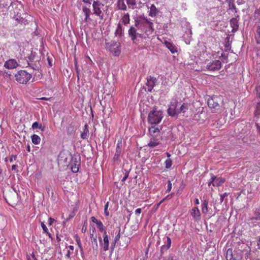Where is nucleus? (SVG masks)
Returning a JSON list of instances; mask_svg holds the SVG:
<instances>
[{
	"label": "nucleus",
	"mask_w": 260,
	"mask_h": 260,
	"mask_svg": "<svg viewBox=\"0 0 260 260\" xmlns=\"http://www.w3.org/2000/svg\"><path fill=\"white\" fill-rule=\"evenodd\" d=\"M163 116L162 111L158 109L156 106H154L148 113V122L151 125H157L160 122Z\"/></svg>",
	"instance_id": "nucleus-1"
},
{
	"label": "nucleus",
	"mask_w": 260,
	"mask_h": 260,
	"mask_svg": "<svg viewBox=\"0 0 260 260\" xmlns=\"http://www.w3.org/2000/svg\"><path fill=\"white\" fill-rule=\"evenodd\" d=\"M141 27L142 25L140 24L139 22L136 21L135 25L130 26L128 30V36L135 44L139 43L140 39L143 38V35L138 31L139 28Z\"/></svg>",
	"instance_id": "nucleus-2"
},
{
	"label": "nucleus",
	"mask_w": 260,
	"mask_h": 260,
	"mask_svg": "<svg viewBox=\"0 0 260 260\" xmlns=\"http://www.w3.org/2000/svg\"><path fill=\"white\" fill-rule=\"evenodd\" d=\"M16 80L20 84H26L31 78L32 76L24 70L18 71L15 75Z\"/></svg>",
	"instance_id": "nucleus-3"
},
{
	"label": "nucleus",
	"mask_w": 260,
	"mask_h": 260,
	"mask_svg": "<svg viewBox=\"0 0 260 260\" xmlns=\"http://www.w3.org/2000/svg\"><path fill=\"white\" fill-rule=\"evenodd\" d=\"M222 103V98L219 96H213L208 99L207 104L208 107L215 110H219L220 104Z\"/></svg>",
	"instance_id": "nucleus-4"
},
{
	"label": "nucleus",
	"mask_w": 260,
	"mask_h": 260,
	"mask_svg": "<svg viewBox=\"0 0 260 260\" xmlns=\"http://www.w3.org/2000/svg\"><path fill=\"white\" fill-rule=\"evenodd\" d=\"M251 255V249L249 247H246L243 250L236 251L235 260H247Z\"/></svg>",
	"instance_id": "nucleus-5"
},
{
	"label": "nucleus",
	"mask_w": 260,
	"mask_h": 260,
	"mask_svg": "<svg viewBox=\"0 0 260 260\" xmlns=\"http://www.w3.org/2000/svg\"><path fill=\"white\" fill-rule=\"evenodd\" d=\"M120 43L118 42L111 41L107 43V47L114 56H118L121 52Z\"/></svg>",
	"instance_id": "nucleus-6"
},
{
	"label": "nucleus",
	"mask_w": 260,
	"mask_h": 260,
	"mask_svg": "<svg viewBox=\"0 0 260 260\" xmlns=\"http://www.w3.org/2000/svg\"><path fill=\"white\" fill-rule=\"evenodd\" d=\"M180 105V103L176 100H173L171 102V105L167 110L168 114L171 117H175L178 115L177 112Z\"/></svg>",
	"instance_id": "nucleus-7"
},
{
	"label": "nucleus",
	"mask_w": 260,
	"mask_h": 260,
	"mask_svg": "<svg viewBox=\"0 0 260 260\" xmlns=\"http://www.w3.org/2000/svg\"><path fill=\"white\" fill-rule=\"evenodd\" d=\"M104 5L99 1H94L92 4L93 13L99 16L101 19H103L104 15L102 11Z\"/></svg>",
	"instance_id": "nucleus-8"
},
{
	"label": "nucleus",
	"mask_w": 260,
	"mask_h": 260,
	"mask_svg": "<svg viewBox=\"0 0 260 260\" xmlns=\"http://www.w3.org/2000/svg\"><path fill=\"white\" fill-rule=\"evenodd\" d=\"M99 240L101 249L104 251H107L109 249V240L107 232L104 233L103 240L101 237H99Z\"/></svg>",
	"instance_id": "nucleus-9"
},
{
	"label": "nucleus",
	"mask_w": 260,
	"mask_h": 260,
	"mask_svg": "<svg viewBox=\"0 0 260 260\" xmlns=\"http://www.w3.org/2000/svg\"><path fill=\"white\" fill-rule=\"evenodd\" d=\"M71 159V169L73 173H77L79 171V166L80 165V157L79 156H70Z\"/></svg>",
	"instance_id": "nucleus-10"
},
{
	"label": "nucleus",
	"mask_w": 260,
	"mask_h": 260,
	"mask_svg": "<svg viewBox=\"0 0 260 260\" xmlns=\"http://www.w3.org/2000/svg\"><path fill=\"white\" fill-rule=\"evenodd\" d=\"M221 67V62L218 60H212L209 62L206 66V68L210 71H218Z\"/></svg>",
	"instance_id": "nucleus-11"
},
{
	"label": "nucleus",
	"mask_w": 260,
	"mask_h": 260,
	"mask_svg": "<svg viewBox=\"0 0 260 260\" xmlns=\"http://www.w3.org/2000/svg\"><path fill=\"white\" fill-rule=\"evenodd\" d=\"M156 79L151 76L147 77L146 86H147V91L151 92L155 85Z\"/></svg>",
	"instance_id": "nucleus-12"
},
{
	"label": "nucleus",
	"mask_w": 260,
	"mask_h": 260,
	"mask_svg": "<svg viewBox=\"0 0 260 260\" xmlns=\"http://www.w3.org/2000/svg\"><path fill=\"white\" fill-rule=\"evenodd\" d=\"M18 63L14 59H10L4 63V67L8 69H13L18 66Z\"/></svg>",
	"instance_id": "nucleus-13"
},
{
	"label": "nucleus",
	"mask_w": 260,
	"mask_h": 260,
	"mask_svg": "<svg viewBox=\"0 0 260 260\" xmlns=\"http://www.w3.org/2000/svg\"><path fill=\"white\" fill-rule=\"evenodd\" d=\"M141 25L142 26L146 28L144 31L147 36L152 34L154 30V29L153 28V23L152 22L147 21L145 23Z\"/></svg>",
	"instance_id": "nucleus-14"
},
{
	"label": "nucleus",
	"mask_w": 260,
	"mask_h": 260,
	"mask_svg": "<svg viewBox=\"0 0 260 260\" xmlns=\"http://www.w3.org/2000/svg\"><path fill=\"white\" fill-rule=\"evenodd\" d=\"M190 214L195 221H198L201 220V213L197 207H194L192 209Z\"/></svg>",
	"instance_id": "nucleus-15"
},
{
	"label": "nucleus",
	"mask_w": 260,
	"mask_h": 260,
	"mask_svg": "<svg viewBox=\"0 0 260 260\" xmlns=\"http://www.w3.org/2000/svg\"><path fill=\"white\" fill-rule=\"evenodd\" d=\"M149 132L150 137L158 138L159 136L160 130L158 127L155 126H152L149 128Z\"/></svg>",
	"instance_id": "nucleus-16"
},
{
	"label": "nucleus",
	"mask_w": 260,
	"mask_h": 260,
	"mask_svg": "<svg viewBox=\"0 0 260 260\" xmlns=\"http://www.w3.org/2000/svg\"><path fill=\"white\" fill-rule=\"evenodd\" d=\"M159 140L158 138L150 137V140L148 144V146L150 148H154L159 144Z\"/></svg>",
	"instance_id": "nucleus-17"
},
{
	"label": "nucleus",
	"mask_w": 260,
	"mask_h": 260,
	"mask_svg": "<svg viewBox=\"0 0 260 260\" xmlns=\"http://www.w3.org/2000/svg\"><path fill=\"white\" fill-rule=\"evenodd\" d=\"M166 47L171 51L172 53H175L177 52V48L172 43L165 41L164 43Z\"/></svg>",
	"instance_id": "nucleus-18"
},
{
	"label": "nucleus",
	"mask_w": 260,
	"mask_h": 260,
	"mask_svg": "<svg viewBox=\"0 0 260 260\" xmlns=\"http://www.w3.org/2000/svg\"><path fill=\"white\" fill-rule=\"evenodd\" d=\"M171 245V239L170 237H167V242L166 244L161 247L160 251L163 253L164 251L169 249Z\"/></svg>",
	"instance_id": "nucleus-19"
},
{
	"label": "nucleus",
	"mask_w": 260,
	"mask_h": 260,
	"mask_svg": "<svg viewBox=\"0 0 260 260\" xmlns=\"http://www.w3.org/2000/svg\"><path fill=\"white\" fill-rule=\"evenodd\" d=\"M230 24L231 27L233 28L232 31H236L239 27L238 20L236 18H233L230 20Z\"/></svg>",
	"instance_id": "nucleus-20"
},
{
	"label": "nucleus",
	"mask_w": 260,
	"mask_h": 260,
	"mask_svg": "<svg viewBox=\"0 0 260 260\" xmlns=\"http://www.w3.org/2000/svg\"><path fill=\"white\" fill-rule=\"evenodd\" d=\"M123 32L124 28L119 22L118 24L116 29L115 31V35L119 37H121L123 35Z\"/></svg>",
	"instance_id": "nucleus-21"
},
{
	"label": "nucleus",
	"mask_w": 260,
	"mask_h": 260,
	"mask_svg": "<svg viewBox=\"0 0 260 260\" xmlns=\"http://www.w3.org/2000/svg\"><path fill=\"white\" fill-rule=\"evenodd\" d=\"M89 136L88 125L85 124L84 126L83 132L81 134V137L83 139H86Z\"/></svg>",
	"instance_id": "nucleus-22"
},
{
	"label": "nucleus",
	"mask_w": 260,
	"mask_h": 260,
	"mask_svg": "<svg viewBox=\"0 0 260 260\" xmlns=\"http://www.w3.org/2000/svg\"><path fill=\"white\" fill-rule=\"evenodd\" d=\"M158 10L156 8V7L154 6V5H152L150 7L149 15L151 17H154L158 14Z\"/></svg>",
	"instance_id": "nucleus-23"
},
{
	"label": "nucleus",
	"mask_w": 260,
	"mask_h": 260,
	"mask_svg": "<svg viewBox=\"0 0 260 260\" xmlns=\"http://www.w3.org/2000/svg\"><path fill=\"white\" fill-rule=\"evenodd\" d=\"M12 4L11 0H0V7L2 8H8Z\"/></svg>",
	"instance_id": "nucleus-24"
},
{
	"label": "nucleus",
	"mask_w": 260,
	"mask_h": 260,
	"mask_svg": "<svg viewBox=\"0 0 260 260\" xmlns=\"http://www.w3.org/2000/svg\"><path fill=\"white\" fill-rule=\"evenodd\" d=\"M188 109V104L187 103H183L182 104H180V107L179 108V110L177 111L178 112V114L180 113H184Z\"/></svg>",
	"instance_id": "nucleus-25"
},
{
	"label": "nucleus",
	"mask_w": 260,
	"mask_h": 260,
	"mask_svg": "<svg viewBox=\"0 0 260 260\" xmlns=\"http://www.w3.org/2000/svg\"><path fill=\"white\" fill-rule=\"evenodd\" d=\"M93 237V234H91V242H92V247L93 250L94 251H98L99 248L98 243V240L96 239V238H92Z\"/></svg>",
	"instance_id": "nucleus-26"
},
{
	"label": "nucleus",
	"mask_w": 260,
	"mask_h": 260,
	"mask_svg": "<svg viewBox=\"0 0 260 260\" xmlns=\"http://www.w3.org/2000/svg\"><path fill=\"white\" fill-rule=\"evenodd\" d=\"M117 7L119 10H126V6L124 0H117Z\"/></svg>",
	"instance_id": "nucleus-27"
},
{
	"label": "nucleus",
	"mask_w": 260,
	"mask_h": 260,
	"mask_svg": "<svg viewBox=\"0 0 260 260\" xmlns=\"http://www.w3.org/2000/svg\"><path fill=\"white\" fill-rule=\"evenodd\" d=\"M129 15L127 13L123 16L120 22H121L124 25H127L129 23Z\"/></svg>",
	"instance_id": "nucleus-28"
},
{
	"label": "nucleus",
	"mask_w": 260,
	"mask_h": 260,
	"mask_svg": "<svg viewBox=\"0 0 260 260\" xmlns=\"http://www.w3.org/2000/svg\"><path fill=\"white\" fill-rule=\"evenodd\" d=\"M31 127L32 129H37L39 128L41 130V131L43 132L45 130V126H43L41 124H40L38 122L36 121L34 122L31 125Z\"/></svg>",
	"instance_id": "nucleus-29"
},
{
	"label": "nucleus",
	"mask_w": 260,
	"mask_h": 260,
	"mask_svg": "<svg viewBox=\"0 0 260 260\" xmlns=\"http://www.w3.org/2000/svg\"><path fill=\"white\" fill-rule=\"evenodd\" d=\"M31 138L32 142L34 144L37 145V144H39L40 143L41 138L38 135L34 134L31 136Z\"/></svg>",
	"instance_id": "nucleus-30"
},
{
	"label": "nucleus",
	"mask_w": 260,
	"mask_h": 260,
	"mask_svg": "<svg viewBox=\"0 0 260 260\" xmlns=\"http://www.w3.org/2000/svg\"><path fill=\"white\" fill-rule=\"evenodd\" d=\"M251 219L260 220V206L255 209L254 212V216Z\"/></svg>",
	"instance_id": "nucleus-31"
},
{
	"label": "nucleus",
	"mask_w": 260,
	"mask_h": 260,
	"mask_svg": "<svg viewBox=\"0 0 260 260\" xmlns=\"http://www.w3.org/2000/svg\"><path fill=\"white\" fill-rule=\"evenodd\" d=\"M120 153H121V149L119 147V144H118L116 147V152H115V155L113 157L114 161H116V160H118Z\"/></svg>",
	"instance_id": "nucleus-32"
},
{
	"label": "nucleus",
	"mask_w": 260,
	"mask_h": 260,
	"mask_svg": "<svg viewBox=\"0 0 260 260\" xmlns=\"http://www.w3.org/2000/svg\"><path fill=\"white\" fill-rule=\"evenodd\" d=\"M215 182L214 183V184H213L214 186H219L221 185L225 181L224 179H222L221 178H217L215 176Z\"/></svg>",
	"instance_id": "nucleus-33"
},
{
	"label": "nucleus",
	"mask_w": 260,
	"mask_h": 260,
	"mask_svg": "<svg viewBox=\"0 0 260 260\" xmlns=\"http://www.w3.org/2000/svg\"><path fill=\"white\" fill-rule=\"evenodd\" d=\"M75 240H76V242H77V244L78 247L80 248V252L81 253V254L83 256V255H84V254H83V248H82V243H81V242L80 238L78 236H76L75 237Z\"/></svg>",
	"instance_id": "nucleus-34"
},
{
	"label": "nucleus",
	"mask_w": 260,
	"mask_h": 260,
	"mask_svg": "<svg viewBox=\"0 0 260 260\" xmlns=\"http://www.w3.org/2000/svg\"><path fill=\"white\" fill-rule=\"evenodd\" d=\"M225 257L226 260H232L233 258H234L232 249L229 248L227 250Z\"/></svg>",
	"instance_id": "nucleus-35"
},
{
	"label": "nucleus",
	"mask_w": 260,
	"mask_h": 260,
	"mask_svg": "<svg viewBox=\"0 0 260 260\" xmlns=\"http://www.w3.org/2000/svg\"><path fill=\"white\" fill-rule=\"evenodd\" d=\"M208 201L204 200L202 205V211L203 213H206L208 212Z\"/></svg>",
	"instance_id": "nucleus-36"
},
{
	"label": "nucleus",
	"mask_w": 260,
	"mask_h": 260,
	"mask_svg": "<svg viewBox=\"0 0 260 260\" xmlns=\"http://www.w3.org/2000/svg\"><path fill=\"white\" fill-rule=\"evenodd\" d=\"M96 224L97 225V227L99 229L100 231L104 232V233L105 232H107L106 231V228L104 226L101 221H99V222Z\"/></svg>",
	"instance_id": "nucleus-37"
},
{
	"label": "nucleus",
	"mask_w": 260,
	"mask_h": 260,
	"mask_svg": "<svg viewBox=\"0 0 260 260\" xmlns=\"http://www.w3.org/2000/svg\"><path fill=\"white\" fill-rule=\"evenodd\" d=\"M83 12L84 13V15L87 17H89L91 11L89 8H87L86 7L84 6L82 8Z\"/></svg>",
	"instance_id": "nucleus-38"
},
{
	"label": "nucleus",
	"mask_w": 260,
	"mask_h": 260,
	"mask_svg": "<svg viewBox=\"0 0 260 260\" xmlns=\"http://www.w3.org/2000/svg\"><path fill=\"white\" fill-rule=\"evenodd\" d=\"M166 168L169 169L172 165V160L171 158H168L165 161Z\"/></svg>",
	"instance_id": "nucleus-39"
},
{
	"label": "nucleus",
	"mask_w": 260,
	"mask_h": 260,
	"mask_svg": "<svg viewBox=\"0 0 260 260\" xmlns=\"http://www.w3.org/2000/svg\"><path fill=\"white\" fill-rule=\"evenodd\" d=\"M256 33H257V37L256 38V42L258 44H260V25H258L257 27V29H256Z\"/></svg>",
	"instance_id": "nucleus-40"
},
{
	"label": "nucleus",
	"mask_w": 260,
	"mask_h": 260,
	"mask_svg": "<svg viewBox=\"0 0 260 260\" xmlns=\"http://www.w3.org/2000/svg\"><path fill=\"white\" fill-rule=\"evenodd\" d=\"M36 53L31 51L30 54L28 56V59L30 61H33L36 57Z\"/></svg>",
	"instance_id": "nucleus-41"
},
{
	"label": "nucleus",
	"mask_w": 260,
	"mask_h": 260,
	"mask_svg": "<svg viewBox=\"0 0 260 260\" xmlns=\"http://www.w3.org/2000/svg\"><path fill=\"white\" fill-rule=\"evenodd\" d=\"M254 113L255 116L257 117L260 116V102L257 104Z\"/></svg>",
	"instance_id": "nucleus-42"
},
{
	"label": "nucleus",
	"mask_w": 260,
	"mask_h": 260,
	"mask_svg": "<svg viewBox=\"0 0 260 260\" xmlns=\"http://www.w3.org/2000/svg\"><path fill=\"white\" fill-rule=\"evenodd\" d=\"M14 19L18 22H22L24 20L22 17L18 15V13L14 16Z\"/></svg>",
	"instance_id": "nucleus-43"
},
{
	"label": "nucleus",
	"mask_w": 260,
	"mask_h": 260,
	"mask_svg": "<svg viewBox=\"0 0 260 260\" xmlns=\"http://www.w3.org/2000/svg\"><path fill=\"white\" fill-rule=\"evenodd\" d=\"M109 206V202H107L106 204L104 206V213L106 216H109V212L108 211V208Z\"/></svg>",
	"instance_id": "nucleus-44"
},
{
	"label": "nucleus",
	"mask_w": 260,
	"mask_h": 260,
	"mask_svg": "<svg viewBox=\"0 0 260 260\" xmlns=\"http://www.w3.org/2000/svg\"><path fill=\"white\" fill-rule=\"evenodd\" d=\"M120 229L119 228V230H118V234H117V235H116V236L115 237V238L114 239V241H115V243H117L120 239Z\"/></svg>",
	"instance_id": "nucleus-45"
},
{
	"label": "nucleus",
	"mask_w": 260,
	"mask_h": 260,
	"mask_svg": "<svg viewBox=\"0 0 260 260\" xmlns=\"http://www.w3.org/2000/svg\"><path fill=\"white\" fill-rule=\"evenodd\" d=\"M127 4L130 6H134L136 5V0H126Z\"/></svg>",
	"instance_id": "nucleus-46"
},
{
	"label": "nucleus",
	"mask_w": 260,
	"mask_h": 260,
	"mask_svg": "<svg viewBox=\"0 0 260 260\" xmlns=\"http://www.w3.org/2000/svg\"><path fill=\"white\" fill-rule=\"evenodd\" d=\"M41 225L44 233H48V230L43 222H41Z\"/></svg>",
	"instance_id": "nucleus-47"
},
{
	"label": "nucleus",
	"mask_w": 260,
	"mask_h": 260,
	"mask_svg": "<svg viewBox=\"0 0 260 260\" xmlns=\"http://www.w3.org/2000/svg\"><path fill=\"white\" fill-rule=\"evenodd\" d=\"M230 9L234 10L236 13L238 12V9L234 3H230L229 4Z\"/></svg>",
	"instance_id": "nucleus-48"
},
{
	"label": "nucleus",
	"mask_w": 260,
	"mask_h": 260,
	"mask_svg": "<svg viewBox=\"0 0 260 260\" xmlns=\"http://www.w3.org/2000/svg\"><path fill=\"white\" fill-rule=\"evenodd\" d=\"M87 220H85L84 222L83 225V227L81 230V231L83 233H84L86 232V229H87Z\"/></svg>",
	"instance_id": "nucleus-49"
},
{
	"label": "nucleus",
	"mask_w": 260,
	"mask_h": 260,
	"mask_svg": "<svg viewBox=\"0 0 260 260\" xmlns=\"http://www.w3.org/2000/svg\"><path fill=\"white\" fill-rule=\"evenodd\" d=\"M215 176L212 175L211 181L209 182L208 185L210 186L211 185H212L213 186V184H214V183L215 182Z\"/></svg>",
	"instance_id": "nucleus-50"
},
{
	"label": "nucleus",
	"mask_w": 260,
	"mask_h": 260,
	"mask_svg": "<svg viewBox=\"0 0 260 260\" xmlns=\"http://www.w3.org/2000/svg\"><path fill=\"white\" fill-rule=\"evenodd\" d=\"M171 188H172V183H171V181L169 180L168 181V185H167V189L166 191L167 192H169L171 191Z\"/></svg>",
	"instance_id": "nucleus-51"
},
{
	"label": "nucleus",
	"mask_w": 260,
	"mask_h": 260,
	"mask_svg": "<svg viewBox=\"0 0 260 260\" xmlns=\"http://www.w3.org/2000/svg\"><path fill=\"white\" fill-rule=\"evenodd\" d=\"M172 197V194H169L162 200L158 204V206L160 205L164 201L171 199Z\"/></svg>",
	"instance_id": "nucleus-52"
},
{
	"label": "nucleus",
	"mask_w": 260,
	"mask_h": 260,
	"mask_svg": "<svg viewBox=\"0 0 260 260\" xmlns=\"http://www.w3.org/2000/svg\"><path fill=\"white\" fill-rule=\"evenodd\" d=\"M128 175H129V171H126L125 175L122 179L121 181L124 182L126 180V179L127 178V177H128Z\"/></svg>",
	"instance_id": "nucleus-53"
},
{
	"label": "nucleus",
	"mask_w": 260,
	"mask_h": 260,
	"mask_svg": "<svg viewBox=\"0 0 260 260\" xmlns=\"http://www.w3.org/2000/svg\"><path fill=\"white\" fill-rule=\"evenodd\" d=\"M228 195V193L225 192L223 194H221L220 195V202L222 203L223 201V199L225 197H227Z\"/></svg>",
	"instance_id": "nucleus-54"
},
{
	"label": "nucleus",
	"mask_w": 260,
	"mask_h": 260,
	"mask_svg": "<svg viewBox=\"0 0 260 260\" xmlns=\"http://www.w3.org/2000/svg\"><path fill=\"white\" fill-rule=\"evenodd\" d=\"M116 243H115V241H114L112 243L111 245V247H110L111 252H113V250H114V249L115 248Z\"/></svg>",
	"instance_id": "nucleus-55"
},
{
	"label": "nucleus",
	"mask_w": 260,
	"mask_h": 260,
	"mask_svg": "<svg viewBox=\"0 0 260 260\" xmlns=\"http://www.w3.org/2000/svg\"><path fill=\"white\" fill-rule=\"evenodd\" d=\"M54 221H55L54 219L53 218L50 217L48 219V225H51Z\"/></svg>",
	"instance_id": "nucleus-56"
},
{
	"label": "nucleus",
	"mask_w": 260,
	"mask_h": 260,
	"mask_svg": "<svg viewBox=\"0 0 260 260\" xmlns=\"http://www.w3.org/2000/svg\"><path fill=\"white\" fill-rule=\"evenodd\" d=\"M91 220L92 222H93V223H95V224L98 223L100 221V220H98L97 219H96V218L94 216H92L91 217Z\"/></svg>",
	"instance_id": "nucleus-57"
},
{
	"label": "nucleus",
	"mask_w": 260,
	"mask_h": 260,
	"mask_svg": "<svg viewBox=\"0 0 260 260\" xmlns=\"http://www.w3.org/2000/svg\"><path fill=\"white\" fill-rule=\"evenodd\" d=\"M17 158V156L15 155H12L11 157L10 158V161L13 162V160H16Z\"/></svg>",
	"instance_id": "nucleus-58"
},
{
	"label": "nucleus",
	"mask_w": 260,
	"mask_h": 260,
	"mask_svg": "<svg viewBox=\"0 0 260 260\" xmlns=\"http://www.w3.org/2000/svg\"><path fill=\"white\" fill-rule=\"evenodd\" d=\"M256 91L257 94L260 98V86H258L256 87Z\"/></svg>",
	"instance_id": "nucleus-59"
},
{
	"label": "nucleus",
	"mask_w": 260,
	"mask_h": 260,
	"mask_svg": "<svg viewBox=\"0 0 260 260\" xmlns=\"http://www.w3.org/2000/svg\"><path fill=\"white\" fill-rule=\"evenodd\" d=\"M255 126H256L257 131L258 133L260 134V125H259L258 123L256 122Z\"/></svg>",
	"instance_id": "nucleus-60"
},
{
	"label": "nucleus",
	"mask_w": 260,
	"mask_h": 260,
	"mask_svg": "<svg viewBox=\"0 0 260 260\" xmlns=\"http://www.w3.org/2000/svg\"><path fill=\"white\" fill-rule=\"evenodd\" d=\"M142 209L141 208H138L135 210L136 214H140L141 213Z\"/></svg>",
	"instance_id": "nucleus-61"
},
{
	"label": "nucleus",
	"mask_w": 260,
	"mask_h": 260,
	"mask_svg": "<svg viewBox=\"0 0 260 260\" xmlns=\"http://www.w3.org/2000/svg\"><path fill=\"white\" fill-rule=\"evenodd\" d=\"M255 14L258 15L257 17L260 20V8L255 12Z\"/></svg>",
	"instance_id": "nucleus-62"
},
{
	"label": "nucleus",
	"mask_w": 260,
	"mask_h": 260,
	"mask_svg": "<svg viewBox=\"0 0 260 260\" xmlns=\"http://www.w3.org/2000/svg\"><path fill=\"white\" fill-rule=\"evenodd\" d=\"M31 68L34 70H39V67L37 65H33L31 66Z\"/></svg>",
	"instance_id": "nucleus-63"
},
{
	"label": "nucleus",
	"mask_w": 260,
	"mask_h": 260,
	"mask_svg": "<svg viewBox=\"0 0 260 260\" xmlns=\"http://www.w3.org/2000/svg\"><path fill=\"white\" fill-rule=\"evenodd\" d=\"M166 260H176L173 255H170Z\"/></svg>",
	"instance_id": "nucleus-64"
}]
</instances>
